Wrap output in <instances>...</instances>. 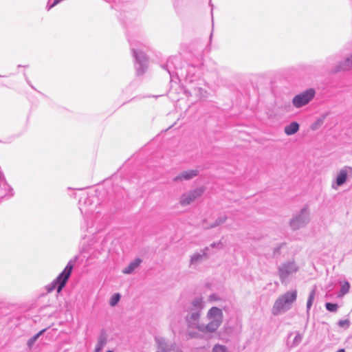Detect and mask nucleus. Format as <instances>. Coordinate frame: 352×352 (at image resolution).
<instances>
[{
  "mask_svg": "<svg viewBox=\"0 0 352 352\" xmlns=\"http://www.w3.org/2000/svg\"><path fill=\"white\" fill-rule=\"evenodd\" d=\"M209 247H206L200 252L195 253L190 258V265L191 266L197 265L201 263L204 260H206L208 258V251L209 250Z\"/></svg>",
  "mask_w": 352,
  "mask_h": 352,
  "instance_id": "nucleus-13",
  "label": "nucleus"
},
{
  "mask_svg": "<svg viewBox=\"0 0 352 352\" xmlns=\"http://www.w3.org/2000/svg\"><path fill=\"white\" fill-rule=\"evenodd\" d=\"M350 289V284L348 281H344V283L341 285L340 290L338 293V296L342 297L346 294Z\"/></svg>",
  "mask_w": 352,
  "mask_h": 352,
  "instance_id": "nucleus-24",
  "label": "nucleus"
},
{
  "mask_svg": "<svg viewBox=\"0 0 352 352\" xmlns=\"http://www.w3.org/2000/svg\"><path fill=\"white\" fill-rule=\"evenodd\" d=\"M332 188H334V189L336 188V187L334 186V184H332Z\"/></svg>",
  "mask_w": 352,
  "mask_h": 352,
  "instance_id": "nucleus-39",
  "label": "nucleus"
},
{
  "mask_svg": "<svg viewBox=\"0 0 352 352\" xmlns=\"http://www.w3.org/2000/svg\"><path fill=\"white\" fill-rule=\"evenodd\" d=\"M298 270L299 267L294 260H289L280 263L278 266L277 274L281 283L287 285Z\"/></svg>",
  "mask_w": 352,
  "mask_h": 352,
  "instance_id": "nucleus-6",
  "label": "nucleus"
},
{
  "mask_svg": "<svg viewBox=\"0 0 352 352\" xmlns=\"http://www.w3.org/2000/svg\"><path fill=\"white\" fill-rule=\"evenodd\" d=\"M26 81H27L28 84V85H30L32 89H33L36 90L35 87H34L31 84L30 81L28 78H26Z\"/></svg>",
  "mask_w": 352,
  "mask_h": 352,
  "instance_id": "nucleus-34",
  "label": "nucleus"
},
{
  "mask_svg": "<svg viewBox=\"0 0 352 352\" xmlns=\"http://www.w3.org/2000/svg\"><path fill=\"white\" fill-rule=\"evenodd\" d=\"M45 329H42L40 331H38L36 334H35L34 336L30 338L27 342V345L30 349H32L33 347L35 342L38 340V338L43 334Z\"/></svg>",
  "mask_w": 352,
  "mask_h": 352,
  "instance_id": "nucleus-22",
  "label": "nucleus"
},
{
  "mask_svg": "<svg viewBox=\"0 0 352 352\" xmlns=\"http://www.w3.org/2000/svg\"><path fill=\"white\" fill-rule=\"evenodd\" d=\"M188 336L190 338H199V333H197L195 331H190V330H188Z\"/></svg>",
  "mask_w": 352,
  "mask_h": 352,
  "instance_id": "nucleus-30",
  "label": "nucleus"
},
{
  "mask_svg": "<svg viewBox=\"0 0 352 352\" xmlns=\"http://www.w3.org/2000/svg\"><path fill=\"white\" fill-rule=\"evenodd\" d=\"M325 307L330 312H336L338 309V305L333 302H326Z\"/></svg>",
  "mask_w": 352,
  "mask_h": 352,
  "instance_id": "nucleus-27",
  "label": "nucleus"
},
{
  "mask_svg": "<svg viewBox=\"0 0 352 352\" xmlns=\"http://www.w3.org/2000/svg\"><path fill=\"white\" fill-rule=\"evenodd\" d=\"M336 352H345V350L344 349H340L338 350Z\"/></svg>",
  "mask_w": 352,
  "mask_h": 352,
  "instance_id": "nucleus-35",
  "label": "nucleus"
},
{
  "mask_svg": "<svg viewBox=\"0 0 352 352\" xmlns=\"http://www.w3.org/2000/svg\"><path fill=\"white\" fill-rule=\"evenodd\" d=\"M198 171L197 170H188L182 172L180 174L177 175L173 181L175 182H182L183 180H189L197 176Z\"/></svg>",
  "mask_w": 352,
  "mask_h": 352,
  "instance_id": "nucleus-16",
  "label": "nucleus"
},
{
  "mask_svg": "<svg viewBox=\"0 0 352 352\" xmlns=\"http://www.w3.org/2000/svg\"><path fill=\"white\" fill-rule=\"evenodd\" d=\"M349 169L351 171H352V168L349 166H346L344 168L341 169L339 173H338V175L336 179V184L338 186H342L347 180V171L346 170Z\"/></svg>",
  "mask_w": 352,
  "mask_h": 352,
  "instance_id": "nucleus-17",
  "label": "nucleus"
},
{
  "mask_svg": "<svg viewBox=\"0 0 352 352\" xmlns=\"http://www.w3.org/2000/svg\"><path fill=\"white\" fill-rule=\"evenodd\" d=\"M299 129V124L296 121H293L285 126L284 131L286 135H292L296 133L298 131Z\"/></svg>",
  "mask_w": 352,
  "mask_h": 352,
  "instance_id": "nucleus-21",
  "label": "nucleus"
},
{
  "mask_svg": "<svg viewBox=\"0 0 352 352\" xmlns=\"http://www.w3.org/2000/svg\"><path fill=\"white\" fill-rule=\"evenodd\" d=\"M283 245H284V244L281 243L278 247H276L274 249V252H273L274 256H277L280 254V249Z\"/></svg>",
  "mask_w": 352,
  "mask_h": 352,
  "instance_id": "nucleus-31",
  "label": "nucleus"
},
{
  "mask_svg": "<svg viewBox=\"0 0 352 352\" xmlns=\"http://www.w3.org/2000/svg\"><path fill=\"white\" fill-rule=\"evenodd\" d=\"M316 296V289H313L309 294L307 302V314H309V310L313 305V302Z\"/></svg>",
  "mask_w": 352,
  "mask_h": 352,
  "instance_id": "nucleus-23",
  "label": "nucleus"
},
{
  "mask_svg": "<svg viewBox=\"0 0 352 352\" xmlns=\"http://www.w3.org/2000/svg\"><path fill=\"white\" fill-rule=\"evenodd\" d=\"M212 352H230L228 347L225 345L220 344H216L214 345L212 349Z\"/></svg>",
  "mask_w": 352,
  "mask_h": 352,
  "instance_id": "nucleus-25",
  "label": "nucleus"
},
{
  "mask_svg": "<svg viewBox=\"0 0 352 352\" xmlns=\"http://www.w3.org/2000/svg\"><path fill=\"white\" fill-rule=\"evenodd\" d=\"M297 290H290L280 296L275 301L272 307V314L278 316L292 308V304L296 300Z\"/></svg>",
  "mask_w": 352,
  "mask_h": 352,
  "instance_id": "nucleus-4",
  "label": "nucleus"
},
{
  "mask_svg": "<svg viewBox=\"0 0 352 352\" xmlns=\"http://www.w3.org/2000/svg\"><path fill=\"white\" fill-rule=\"evenodd\" d=\"M204 192L203 187L197 188L184 193L180 197L179 204L182 206H186L191 204L197 198L201 197Z\"/></svg>",
  "mask_w": 352,
  "mask_h": 352,
  "instance_id": "nucleus-11",
  "label": "nucleus"
},
{
  "mask_svg": "<svg viewBox=\"0 0 352 352\" xmlns=\"http://www.w3.org/2000/svg\"><path fill=\"white\" fill-rule=\"evenodd\" d=\"M120 297L121 296L119 293H115L114 294H113L109 300L110 305L112 307L116 306L120 301Z\"/></svg>",
  "mask_w": 352,
  "mask_h": 352,
  "instance_id": "nucleus-26",
  "label": "nucleus"
},
{
  "mask_svg": "<svg viewBox=\"0 0 352 352\" xmlns=\"http://www.w3.org/2000/svg\"><path fill=\"white\" fill-rule=\"evenodd\" d=\"M352 68V54L346 58L343 62L338 65L333 70V72H338L340 71H346Z\"/></svg>",
  "mask_w": 352,
  "mask_h": 352,
  "instance_id": "nucleus-18",
  "label": "nucleus"
},
{
  "mask_svg": "<svg viewBox=\"0 0 352 352\" xmlns=\"http://www.w3.org/2000/svg\"><path fill=\"white\" fill-rule=\"evenodd\" d=\"M181 64V58L179 56L170 57L166 65H163L162 67L165 69L170 75V78H172L174 75L177 77H185L186 82L190 84L192 82V79L189 76L188 74H184L182 67H179Z\"/></svg>",
  "mask_w": 352,
  "mask_h": 352,
  "instance_id": "nucleus-7",
  "label": "nucleus"
},
{
  "mask_svg": "<svg viewBox=\"0 0 352 352\" xmlns=\"http://www.w3.org/2000/svg\"><path fill=\"white\" fill-rule=\"evenodd\" d=\"M155 342L157 348L162 351V352H170L172 350V346L164 338L161 337H156Z\"/></svg>",
  "mask_w": 352,
  "mask_h": 352,
  "instance_id": "nucleus-19",
  "label": "nucleus"
},
{
  "mask_svg": "<svg viewBox=\"0 0 352 352\" xmlns=\"http://www.w3.org/2000/svg\"><path fill=\"white\" fill-rule=\"evenodd\" d=\"M302 340V336L299 333L297 332L296 336L294 338L293 342L292 344V347H294L298 346Z\"/></svg>",
  "mask_w": 352,
  "mask_h": 352,
  "instance_id": "nucleus-28",
  "label": "nucleus"
},
{
  "mask_svg": "<svg viewBox=\"0 0 352 352\" xmlns=\"http://www.w3.org/2000/svg\"><path fill=\"white\" fill-rule=\"evenodd\" d=\"M14 194V190L6 182L3 173L0 171V201L11 198Z\"/></svg>",
  "mask_w": 352,
  "mask_h": 352,
  "instance_id": "nucleus-12",
  "label": "nucleus"
},
{
  "mask_svg": "<svg viewBox=\"0 0 352 352\" xmlns=\"http://www.w3.org/2000/svg\"><path fill=\"white\" fill-rule=\"evenodd\" d=\"M205 301L202 296H197L184 306V319L188 329H198L201 325L199 320L202 314V311L205 307Z\"/></svg>",
  "mask_w": 352,
  "mask_h": 352,
  "instance_id": "nucleus-1",
  "label": "nucleus"
},
{
  "mask_svg": "<svg viewBox=\"0 0 352 352\" xmlns=\"http://www.w3.org/2000/svg\"><path fill=\"white\" fill-rule=\"evenodd\" d=\"M191 69H194V67H191V66H188V69L187 72H190V70Z\"/></svg>",
  "mask_w": 352,
  "mask_h": 352,
  "instance_id": "nucleus-36",
  "label": "nucleus"
},
{
  "mask_svg": "<svg viewBox=\"0 0 352 352\" xmlns=\"http://www.w3.org/2000/svg\"><path fill=\"white\" fill-rule=\"evenodd\" d=\"M108 342V334L105 329H102L100 330L99 336H98L97 343L95 346L96 352H100L102 351L104 346Z\"/></svg>",
  "mask_w": 352,
  "mask_h": 352,
  "instance_id": "nucleus-14",
  "label": "nucleus"
},
{
  "mask_svg": "<svg viewBox=\"0 0 352 352\" xmlns=\"http://www.w3.org/2000/svg\"><path fill=\"white\" fill-rule=\"evenodd\" d=\"M207 318L209 322L204 325L201 324L199 331L214 333L221 325L223 320L222 310L217 307H211L207 313Z\"/></svg>",
  "mask_w": 352,
  "mask_h": 352,
  "instance_id": "nucleus-5",
  "label": "nucleus"
},
{
  "mask_svg": "<svg viewBox=\"0 0 352 352\" xmlns=\"http://www.w3.org/2000/svg\"><path fill=\"white\" fill-rule=\"evenodd\" d=\"M315 95L316 91L314 89H307L293 98L292 104L296 108H301L309 104L313 100Z\"/></svg>",
  "mask_w": 352,
  "mask_h": 352,
  "instance_id": "nucleus-9",
  "label": "nucleus"
},
{
  "mask_svg": "<svg viewBox=\"0 0 352 352\" xmlns=\"http://www.w3.org/2000/svg\"><path fill=\"white\" fill-rule=\"evenodd\" d=\"M226 219H227V217H226V216L219 217V218H217L216 219L214 223L210 226V228H214L220 224H222L226 221Z\"/></svg>",
  "mask_w": 352,
  "mask_h": 352,
  "instance_id": "nucleus-29",
  "label": "nucleus"
},
{
  "mask_svg": "<svg viewBox=\"0 0 352 352\" xmlns=\"http://www.w3.org/2000/svg\"><path fill=\"white\" fill-rule=\"evenodd\" d=\"M185 94L187 96L195 95L199 99L207 98V91L201 87H190L185 90Z\"/></svg>",
  "mask_w": 352,
  "mask_h": 352,
  "instance_id": "nucleus-15",
  "label": "nucleus"
},
{
  "mask_svg": "<svg viewBox=\"0 0 352 352\" xmlns=\"http://www.w3.org/2000/svg\"><path fill=\"white\" fill-rule=\"evenodd\" d=\"M210 248H217L219 249H221L223 247V243L221 241H219V242L217 243H212L210 245Z\"/></svg>",
  "mask_w": 352,
  "mask_h": 352,
  "instance_id": "nucleus-33",
  "label": "nucleus"
},
{
  "mask_svg": "<svg viewBox=\"0 0 352 352\" xmlns=\"http://www.w3.org/2000/svg\"><path fill=\"white\" fill-rule=\"evenodd\" d=\"M287 107H290V104L289 103Z\"/></svg>",
  "mask_w": 352,
  "mask_h": 352,
  "instance_id": "nucleus-40",
  "label": "nucleus"
},
{
  "mask_svg": "<svg viewBox=\"0 0 352 352\" xmlns=\"http://www.w3.org/2000/svg\"><path fill=\"white\" fill-rule=\"evenodd\" d=\"M75 262V259L70 260L59 275L51 283L45 286V289L48 293L52 292L55 289H56L58 293L61 292L71 276Z\"/></svg>",
  "mask_w": 352,
  "mask_h": 352,
  "instance_id": "nucleus-3",
  "label": "nucleus"
},
{
  "mask_svg": "<svg viewBox=\"0 0 352 352\" xmlns=\"http://www.w3.org/2000/svg\"><path fill=\"white\" fill-rule=\"evenodd\" d=\"M142 262V259L140 258H135L134 261H131L126 267H125L122 270V273L125 274H131L134 270L140 266L141 263Z\"/></svg>",
  "mask_w": 352,
  "mask_h": 352,
  "instance_id": "nucleus-20",
  "label": "nucleus"
},
{
  "mask_svg": "<svg viewBox=\"0 0 352 352\" xmlns=\"http://www.w3.org/2000/svg\"><path fill=\"white\" fill-rule=\"evenodd\" d=\"M349 324H350V322H349V320H340L338 322V325L341 327H348L349 326Z\"/></svg>",
  "mask_w": 352,
  "mask_h": 352,
  "instance_id": "nucleus-32",
  "label": "nucleus"
},
{
  "mask_svg": "<svg viewBox=\"0 0 352 352\" xmlns=\"http://www.w3.org/2000/svg\"><path fill=\"white\" fill-rule=\"evenodd\" d=\"M99 205V198L96 195L84 194L80 197L78 208L84 219V224L81 226L83 231L89 232L93 226L92 215Z\"/></svg>",
  "mask_w": 352,
  "mask_h": 352,
  "instance_id": "nucleus-2",
  "label": "nucleus"
},
{
  "mask_svg": "<svg viewBox=\"0 0 352 352\" xmlns=\"http://www.w3.org/2000/svg\"><path fill=\"white\" fill-rule=\"evenodd\" d=\"M106 352H114L113 350H107Z\"/></svg>",
  "mask_w": 352,
  "mask_h": 352,
  "instance_id": "nucleus-38",
  "label": "nucleus"
},
{
  "mask_svg": "<svg viewBox=\"0 0 352 352\" xmlns=\"http://www.w3.org/2000/svg\"><path fill=\"white\" fill-rule=\"evenodd\" d=\"M129 42L130 43L131 50L135 60L136 74L138 76H142L148 68V58L141 50H136L133 47L132 41L130 39Z\"/></svg>",
  "mask_w": 352,
  "mask_h": 352,
  "instance_id": "nucleus-8",
  "label": "nucleus"
},
{
  "mask_svg": "<svg viewBox=\"0 0 352 352\" xmlns=\"http://www.w3.org/2000/svg\"><path fill=\"white\" fill-rule=\"evenodd\" d=\"M212 33H211V34H210V41H211V39H212Z\"/></svg>",
  "mask_w": 352,
  "mask_h": 352,
  "instance_id": "nucleus-37",
  "label": "nucleus"
},
{
  "mask_svg": "<svg viewBox=\"0 0 352 352\" xmlns=\"http://www.w3.org/2000/svg\"><path fill=\"white\" fill-rule=\"evenodd\" d=\"M309 221V213L308 207L302 208L300 212L294 217L290 221L291 228L296 230L305 226Z\"/></svg>",
  "mask_w": 352,
  "mask_h": 352,
  "instance_id": "nucleus-10",
  "label": "nucleus"
}]
</instances>
